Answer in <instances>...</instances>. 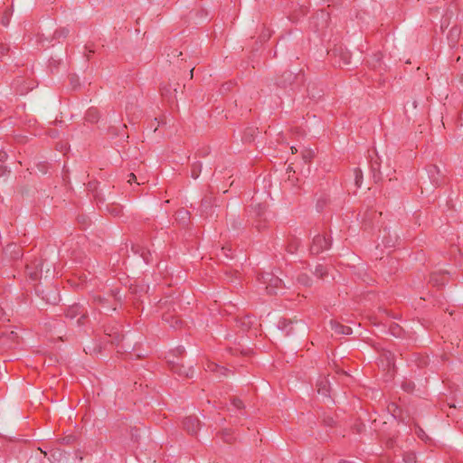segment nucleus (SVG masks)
Returning <instances> with one entry per match:
<instances>
[{"instance_id":"bf43d9fd","label":"nucleus","mask_w":463,"mask_h":463,"mask_svg":"<svg viewBox=\"0 0 463 463\" xmlns=\"http://www.w3.org/2000/svg\"><path fill=\"white\" fill-rule=\"evenodd\" d=\"M132 436L135 437L136 439L137 438V433L132 434Z\"/></svg>"},{"instance_id":"e433bc0d","label":"nucleus","mask_w":463,"mask_h":463,"mask_svg":"<svg viewBox=\"0 0 463 463\" xmlns=\"http://www.w3.org/2000/svg\"><path fill=\"white\" fill-rule=\"evenodd\" d=\"M265 209H266V206H265V205H260H260H259V212H258V214H259V215L262 214V213H264Z\"/></svg>"},{"instance_id":"f257e3e1","label":"nucleus","mask_w":463,"mask_h":463,"mask_svg":"<svg viewBox=\"0 0 463 463\" xmlns=\"http://www.w3.org/2000/svg\"><path fill=\"white\" fill-rule=\"evenodd\" d=\"M104 332L110 337L111 344L117 346L118 353H129L133 350V346L131 345H121L124 340V335L120 334L118 326L105 327Z\"/></svg>"},{"instance_id":"c756f323","label":"nucleus","mask_w":463,"mask_h":463,"mask_svg":"<svg viewBox=\"0 0 463 463\" xmlns=\"http://www.w3.org/2000/svg\"><path fill=\"white\" fill-rule=\"evenodd\" d=\"M176 214H177V218L184 221L188 218L189 213L184 209H181L177 212Z\"/></svg>"},{"instance_id":"603ef678","label":"nucleus","mask_w":463,"mask_h":463,"mask_svg":"<svg viewBox=\"0 0 463 463\" xmlns=\"http://www.w3.org/2000/svg\"><path fill=\"white\" fill-rule=\"evenodd\" d=\"M96 300L99 301V303H103V301H104V299L102 298H100V297H98L96 298Z\"/></svg>"},{"instance_id":"a878e982","label":"nucleus","mask_w":463,"mask_h":463,"mask_svg":"<svg viewBox=\"0 0 463 463\" xmlns=\"http://www.w3.org/2000/svg\"><path fill=\"white\" fill-rule=\"evenodd\" d=\"M459 34V30L456 27L451 28L449 31V38L455 43L457 42V38Z\"/></svg>"},{"instance_id":"09e8293b","label":"nucleus","mask_w":463,"mask_h":463,"mask_svg":"<svg viewBox=\"0 0 463 463\" xmlns=\"http://www.w3.org/2000/svg\"><path fill=\"white\" fill-rule=\"evenodd\" d=\"M240 352H241L242 354H245V355H246V354H249V352H250V351H249V350L241 349Z\"/></svg>"},{"instance_id":"7c9ffc66","label":"nucleus","mask_w":463,"mask_h":463,"mask_svg":"<svg viewBox=\"0 0 463 463\" xmlns=\"http://www.w3.org/2000/svg\"><path fill=\"white\" fill-rule=\"evenodd\" d=\"M298 242L296 241H293L291 243L288 244V248H287V250L289 252V253H294L297 249H298Z\"/></svg>"},{"instance_id":"8fccbe9b","label":"nucleus","mask_w":463,"mask_h":463,"mask_svg":"<svg viewBox=\"0 0 463 463\" xmlns=\"http://www.w3.org/2000/svg\"><path fill=\"white\" fill-rule=\"evenodd\" d=\"M208 203H209L207 202V200H203V202H202V206H205V207H207V204H208Z\"/></svg>"},{"instance_id":"cd10ccee","label":"nucleus","mask_w":463,"mask_h":463,"mask_svg":"<svg viewBox=\"0 0 463 463\" xmlns=\"http://www.w3.org/2000/svg\"><path fill=\"white\" fill-rule=\"evenodd\" d=\"M232 404L238 410H242L244 408L242 401L239 398H232Z\"/></svg>"},{"instance_id":"58836bf2","label":"nucleus","mask_w":463,"mask_h":463,"mask_svg":"<svg viewBox=\"0 0 463 463\" xmlns=\"http://www.w3.org/2000/svg\"><path fill=\"white\" fill-rule=\"evenodd\" d=\"M120 212H121V209H119V208H118V207H117V208H115V209H113V210L111 211V213H112V214H115V215H118V214L120 213Z\"/></svg>"},{"instance_id":"5701e85b","label":"nucleus","mask_w":463,"mask_h":463,"mask_svg":"<svg viewBox=\"0 0 463 463\" xmlns=\"http://www.w3.org/2000/svg\"><path fill=\"white\" fill-rule=\"evenodd\" d=\"M314 156H315L314 151H312L310 149H305L302 152V158L306 163L310 162L314 158Z\"/></svg>"},{"instance_id":"6ab92c4d","label":"nucleus","mask_w":463,"mask_h":463,"mask_svg":"<svg viewBox=\"0 0 463 463\" xmlns=\"http://www.w3.org/2000/svg\"><path fill=\"white\" fill-rule=\"evenodd\" d=\"M201 171H202V165L200 163H194L192 165L191 176L194 179H197L200 175Z\"/></svg>"},{"instance_id":"c9c22d12","label":"nucleus","mask_w":463,"mask_h":463,"mask_svg":"<svg viewBox=\"0 0 463 463\" xmlns=\"http://www.w3.org/2000/svg\"><path fill=\"white\" fill-rule=\"evenodd\" d=\"M430 281L433 282L435 285L439 284V279H438L436 275H432L431 276Z\"/></svg>"},{"instance_id":"ddd939ff","label":"nucleus","mask_w":463,"mask_h":463,"mask_svg":"<svg viewBox=\"0 0 463 463\" xmlns=\"http://www.w3.org/2000/svg\"><path fill=\"white\" fill-rule=\"evenodd\" d=\"M317 392L325 397L329 395V384L326 379L319 381L317 384Z\"/></svg>"},{"instance_id":"13d9d810","label":"nucleus","mask_w":463,"mask_h":463,"mask_svg":"<svg viewBox=\"0 0 463 463\" xmlns=\"http://www.w3.org/2000/svg\"><path fill=\"white\" fill-rule=\"evenodd\" d=\"M71 83H76V80H74V78H71Z\"/></svg>"},{"instance_id":"0eeeda50","label":"nucleus","mask_w":463,"mask_h":463,"mask_svg":"<svg viewBox=\"0 0 463 463\" xmlns=\"http://www.w3.org/2000/svg\"><path fill=\"white\" fill-rule=\"evenodd\" d=\"M296 79L297 76L295 73L289 71H286L278 77L276 84L279 88H287L288 86H290Z\"/></svg>"},{"instance_id":"dca6fc26","label":"nucleus","mask_w":463,"mask_h":463,"mask_svg":"<svg viewBox=\"0 0 463 463\" xmlns=\"http://www.w3.org/2000/svg\"><path fill=\"white\" fill-rule=\"evenodd\" d=\"M207 371H211V372H220V374L221 375H226V372H227V369L224 368V367H220L218 364H214V363H208L206 364V368H205Z\"/></svg>"},{"instance_id":"393cba45","label":"nucleus","mask_w":463,"mask_h":463,"mask_svg":"<svg viewBox=\"0 0 463 463\" xmlns=\"http://www.w3.org/2000/svg\"><path fill=\"white\" fill-rule=\"evenodd\" d=\"M354 176H355V184L359 187L361 186L363 181V173L361 169H354Z\"/></svg>"},{"instance_id":"a18cd8bd","label":"nucleus","mask_w":463,"mask_h":463,"mask_svg":"<svg viewBox=\"0 0 463 463\" xmlns=\"http://www.w3.org/2000/svg\"><path fill=\"white\" fill-rule=\"evenodd\" d=\"M222 250L223 251V254L228 257V254L225 251L231 250V249H229L227 247H222Z\"/></svg>"},{"instance_id":"de8ad7c7","label":"nucleus","mask_w":463,"mask_h":463,"mask_svg":"<svg viewBox=\"0 0 463 463\" xmlns=\"http://www.w3.org/2000/svg\"><path fill=\"white\" fill-rule=\"evenodd\" d=\"M175 352H177L178 354H183L184 352V347H178L176 348Z\"/></svg>"},{"instance_id":"aec40b11","label":"nucleus","mask_w":463,"mask_h":463,"mask_svg":"<svg viewBox=\"0 0 463 463\" xmlns=\"http://www.w3.org/2000/svg\"><path fill=\"white\" fill-rule=\"evenodd\" d=\"M12 13H13V10L12 9H6L4 14H3V16L1 18V24L4 25V26H8L9 23H10V18H11V15H12Z\"/></svg>"},{"instance_id":"6e6552de","label":"nucleus","mask_w":463,"mask_h":463,"mask_svg":"<svg viewBox=\"0 0 463 463\" xmlns=\"http://www.w3.org/2000/svg\"><path fill=\"white\" fill-rule=\"evenodd\" d=\"M331 329L337 335H351L352 334V328L344 325H341L340 323L336 321H330Z\"/></svg>"},{"instance_id":"79ce46f5","label":"nucleus","mask_w":463,"mask_h":463,"mask_svg":"<svg viewBox=\"0 0 463 463\" xmlns=\"http://www.w3.org/2000/svg\"><path fill=\"white\" fill-rule=\"evenodd\" d=\"M373 177L375 179V182H378L381 179L380 172L378 174L374 173Z\"/></svg>"},{"instance_id":"423d86ee","label":"nucleus","mask_w":463,"mask_h":463,"mask_svg":"<svg viewBox=\"0 0 463 463\" xmlns=\"http://www.w3.org/2000/svg\"><path fill=\"white\" fill-rule=\"evenodd\" d=\"M183 426L189 434L194 435L200 430L201 422L196 416L191 415L184 419Z\"/></svg>"},{"instance_id":"bb28decb","label":"nucleus","mask_w":463,"mask_h":463,"mask_svg":"<svg viewBox=\"0 0 463 463\" xmlns=\"http://www.w3.org/2000/svg\"><path fill=\"white\" fill-rule=\"evenodd\" d=\"M222 439L227 443H232L233 441V439L230 433L229 430H224L222 431Z\"/></svg>"},{"instance_id":"7ed1b4c3","label":"nucleus","mask_w":463,"mask_h":463,"mask_svg":"<svg viewBox=\"0 0 463 463\" xmlns=\"http://www.w3.org/2000/svg\"><path fill=\"white\" fill-rule=\"evenodd\" d=\"M330 246V238H326L325 235L322 234H317L313 238L312 243L310 245V252L314 255H317L328 250Z\"/></svg>"},{"instance_id":"864d4df0","label":"nucleus","mask_w":463,"mask_h":463,"mask_svg":"<svg viewBox=\"0 0 463 463\" xmlns=\"http://www.w3.org/2000/svg\"><path fill=\"white\" fill-rule=\"evenodd\" d=\"M291 151H292V153H296L297 152V148L295 146H291Z\"/></svg>"},{"instance_id":"49530a36","label":"nucleus","mask_w":463,"mask_h":463,"mask_svg":"<svg viewBox=\"0 0 463 463\" xmlns=\"http://www.w3.org/2000/svg\"><path fill=\"white\" fill-rule=\"evenodd\" d=\"M222 250L223 251V254L228 257V254L225 251L231 250V249H229L227 247H222Z\"/></svg>"},{"instance_id":"c03bdc74","label":"nucleus","mask_w":463,"mask_h":463,"mask_svg":"<svg viewBox=\"0 0 463 463\" xmlns=\"http://www.w3.org/2000/svg\"><path fill=\"white\" fill-rule=\"evenodd\" d=\"M241 225V222L240 221H234L233 227L237 228Z\"/></svg>"},{"instance_id":"2f4dec72","label":"nucleus","mask_w":463,"mask_h":463,"mask_svg":"<svg viewBox=\"0 0 463 463\" xmlns=\"http://www.w3.org/2000/svg\"><path fill=\"white\" fill-rule=\"evenodd\" d=\"M341 57H342V60H343V63L344 64H349L350 63V55L348 52H342L341 53Z\"/></svg>"},{"instance_id":"4d7b16f0","label":"nucleus","mask_w":463,"mask_h":463,"mask_svg":"<svg viewBox=\"0 0 463 463\" xmlns=\"http://www.w3.org/2000/svg\"><path fill=\"white\" fill-rule=\"evenodd\" d=\"M71 83H76V80H74V78H71Z\"/></svg>"},{"instance_id":"4c0bfd02","label":"nucleus","mask_w":463,"mask_h":463,"mask_svg":"<svg viewBox=\"0 0 463 463\" xmlns=\"http://www.w3.org/2000/svg\"><path fill=\"white\" fill-rule=\"evenodd\" d=\"M5 173H6L5 167L0 165V176L5 175Z\"/></svg>"},{"instance_id":"2eb2a0df","label":"nucleus","mask_w":463,"mask_h":463,"mask_svg":"<svg viewBox=\"0 0 463 463\" xmlns=\"http://www.w3.org/2000/svg\"><path fill=\"white\" fill-rule=\"evenodd\" d=\"M5 252L7 254L10 252V257L14 259H17L20 256V250L19 248L14 244H9L6 246Z\"/></svg>"},{"instance_id":"a211bd4d","label":"nucleus","mask_w":463,"mask_h":463,"mask_svg":"<svg viewBox=\"0 0 463 463\" xmlns=\"http://www.w3.org/2000/svg\"><path fill=\"white\" fill-rule=\"evenodd\" d=\"M132 250L135 252V253H140V256L143 258L144 261L146 263H149V259L147 257V255L149 254V252H145V250L143 249H141L139 246H136V245H132Z\"/></svg>"},{"instance_id":"a19ab883","label":"nucleus","mask_w":463,"mask_h":463,"mask_svg":"<svg viewBox=\"0 0 463 463\" xmlns=\"http://www.w3.org/2000/svg\"><path fill=\"white\" fill-rule=\"evenodd\" d=\"M325 421H326V423L327 425H329V426H333V424H334V420H333V419H331V418H330V419H328V420H326Z\"/></svg>"},{"instance_id":"ea45409f","label":"nucleus","mask_w":463,"mask_h":463,"mask_svg":"<svg viewBox=\"0 0 463 463\" xmlns=\"http://www.w3.org/2000/svg\"><path fill=\"white\" fill-rule=\"evenodd\" d=\"M5 317V310L0 307V320H3V318Z\"/></svg>"},{"instance_id":"f704fd0d","label":"nucleus","mask_w":463,"mask_h":463,"mask_svg":"<svg viewBox=\"0 0 463 463\" xmlns=\"http://www.w3.org/2000/svg\"><path fill=\"white\" fill-rule=\"evenodd\" d=\"M7 158V154L5 151H0V162L5 161Z\"/></svg>"},{"instance_id":"5fc2aeb1","label":"nucleus","mask_w":463,"mask_h":463,"mask_svg":"<svg viewBox=\"0 0 463 463\" xmlns=\"http://www.w3.org/2000/svg\"><path fill=\"white\" fill-rule=\"evenodd\" d=\"M194 69H192V70L190 71L191 78H193V75H194Z\"/></svg>"},{"instance_id":"37998d69","label":"nucleus","mask_w":463,"mask_h":463,"mask_svg":"<svg viewBox=\"0 0 463 463\" xmlns=\"http://www.w3.org/2000/svg\"><path fill=\"white\" fill-rule=\"evenodd\" d=\"M377 168H378V164H377V162L373 163V165H372V169H373V171H376V170H377Z\"/></svg>"},{"instance_id":"39448f33","label":"nucleus","mask_w":463,"mask_h":463,"mask_svg":"<svg viewBox=\"0 0 463 463\" xmlns=\"http://www.w3.org/2000/svg\"><path fill=\"white\" fill-rule=\"evenodd\" d=\"M78 317L77 324L81 326L83 324V320L87 317V311L79 304H74L69 307L66 311V317L74 319Z\"/></svg>"},{"instance_id":"4468645a","label":"nucleus","mask_w":463,"mask_h":463,"mask_svg":"<svg viewBox=\"0 0 463 463\" xmlns=\"http://www.w3.org/2000/svg\"><path fill=\"white\" fill-rule=\"evenodd\" d=\"M237 326L241 327L242 330H248L250 328L252 325V318L249 316L241 317L236 320Z\"/></svg>"},{"instance_id":"3c124183","label":"nucleus","mask_w":463,"mask_h":463,"mask_svg":"<svg viewBox=\"0 0 463 463\" xmlns=\"http://www.w3.org/2000/svg\"><path fill=\"white\" fill-rule=\"evenodd\" d=\"M412 107H413V109H417V107H418V103H417V101H416V100H414V101L412 102Z\"/></svg>"},{"instance_id":"20e7f679","label":"nucleus","mask_w":463,"mask_h":463,"mask_svg":"<svg viewBox=\"0 0 463 463\" xmlns=\"http://www.w3.org/2000/svg\"><path fill=\"white\" fill-rule=\"evenodd\" d=\"M170 369L173 373L180 376L192 377L194 370L192 366H185L178 358L168 359Z\"/></svg>"},{"instance_id":"9b49d317","label":"nucleus","mask_w":463,"mask_h":463,"mask_svg":"<svg viewBox=\"0 0 463 463\" xmlns=\"http://www.w3.org/2000/svg\"><path fill=\"white\" fill-rule=\"evenodd\" d=\"M100 118L99 111L96 108H90L88 109L85 119L90 123H96Z\"/></svg>"},{"instance_id":"b1692460","label":"nucleus","mask_w":463,"mask_h":463,"mask_svg":"<svg viewBox=\"0 0 463 463\" xmlns=\"http://www.w3.org/2000/svg\"><path fill=\"white\" fill-rule=\"evenodd\" d=\"M298 282L304 286H310L311 279L307 274H300L298 277Z\"/></svg>"},{"instance_id":"412c9836","label":"nucleus","mask_w":463,"mask_h":463,"mask_svg":"<svg viewBox=\"0 0 463 463\" xmlns=\"http://www.w3.org/2000/svg\"><path fill=\"white\" fill-rule=\"evenodd\" d=\"M428 173L430 174L431 179H432V182L435 184H438V180L435 178L434 175L437 174L439 175V169L437 165H430L429 166V169H428Z\"/></svg>"},{"instance_id":"9d476101","label":"nucleus","mask_w":463,"mask_h":463,"mask_svg":"<svg viewBox=\"0 0 463 463\" xmlns=\"http://www.w3.org/2000/svg\"><path fill=\"white\" fill-rule=\"evenodd\" d=\"M176 92H177L176 87L173 88L171 84L165 85L161 88L162 96H164L169 99H172V100L176 99Z\"/></svg>"},{"instance_id":"4be33fe9","label":"nucleus","mask_w":463,"mask_h":463,"mask_svg":"<svg viewBox=\"0 0 463 463\" xmlns=\"http://www.w3.org/2000/svg\"><path fill=\"white\" fill-rule=\"evenodd\" d=\"M69 34V30L67 28H60L56 30L53 33V38H65Z\"/></svg>"},{"instance_id":"6e6d98bb","label":"nucleus","mask_w":463,"mask_h":463,"mask_svg":"<svg viewBox=\"0 0 463 463\" xmlns=\"http://www.w3.org/2000/svg\"><path fill=\"white\" fill-rule=\"evenodd\" d=\"M460 83L463 85V75L460 76Z\"/></svg>"},{"instance_id":"473e14b6","label":"nucleus","mask_w":463,"mask_h":463,"mask_svg":"<svg viewBox=\"0 0 463 463\" xmlns=\"http://www.w3.org/2000/svg\"><path fill=\"white\" fill-rule=\"evenodd\" d=\"M6 337H7L10 341L14 342L18 336H17V334H16L14 331H11V332H9V333L6 335Z\"/></svg>"},{"instance_id":"c85d7f7f","label":"nucleus","mask_w":463,"mask_h":463,"mask_svg":"<svg viewBox=\"0 0 463 463\" xmlns=\"http://www.w3.org/2000/svg\"><path fill=\"white\" fill-rule=\"evenodd\" d=\"M403 460L406 463H415L416 462V456L412 452L407 453L406 455H404Z\"/></svg>"},{"instance_id":"72a5a7b5","label":"nucleus","mask_w":463,"mask_h":463,"mask_svg":"<svg viewBox=\"0 0 463 463\" xmlns=\"http://www.w3.org/2000/svg\"><path fill=\"white\" fill-rule=\"evenodd\" d=\"M137 181V176L135 174L131 173L128 175V183L132 184Z\"/></svg>"},{"instance_id":"f3484780","label":"nucleus","mask_w":463,"mask_h":463,"mask_svg":"<svg viewBox=\"0 0 463 463\" xmlns=\"http://www.w3.org/2000/svg\"><path fill=\"white\" fill-rule=\"evenodd\" d=\"M314 274L319 279H323L327 274V268L322 264L316 266Z\"/></svg>"},{"instance_id":"f03ea898","label":"nucleus","mask_w":463,"mask_h":463,"mask_svg":"<svg viewBox=\"0 0 463 463\" xmlns=\"http://www.w3.org/2000/svg\"><path fill=\"white\" fill-rule=\"evenodd\" d=\"M258 279L266 285L268 294H277L279 290L282 289V280L272 273H262Z\"/></svg>"},{"instance_id":"1a4fd4ad","label":"nucleus","mask_w":463,"mask_h":463,"mask_svg":"<svg viewBox=\"0 0 463 463\" xmlns=\"http://www.w3.org/2000/svg\"><path fill=\"white\" fill-rule=\"evenodd\" d=\"M163 320L169 324V326L174 328V329H177L179 327H181L183 322L182 320H180L178 317L171 315V314H165L163 316Z\"/></svg>"},{"instance_id":"f8f14e48","label":"nucleus","mask_w":463,"mask_h":463,"mask_svg":"<svg viewBox=\"0 0 463 463\" xmlns=\"http://www.w3.org/2000/svg\"><path fill=\"white\" fill-rule=\"evenodd\" d=\"M292 320L281 319L278 323L279 329L285 331L286 335H288L292 333Z\"/></svg>"}]
</instances>
